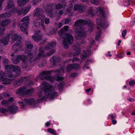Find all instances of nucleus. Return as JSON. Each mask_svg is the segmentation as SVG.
I'll return each instance as SVG.
<instances>
[{
  "label": "nucleus",
  "mask_w": 135,
  "mask_h": 135,
  "mask_svg": "<svg viewBox=\"0 0 135 135\" xmlns=\"http://www.w3.org/2000/svg\"><path fill=\"white\" fill-rule=\"evenodd\" d=\"M128 100L130 102H133L134 101V99L133 98H130L128 99Z\"/></svg>",
  "instance_id": "nucleus-62"
},
{
  "label": "nucleus",
  "mask_w": 135,
  "mask_h": 135,
  "mask_svg": "<svg viewBox=\"0 0 135 135\" xmlns=\"http://www.w3.org/2000/svg\"><path fill=\"white\" fill-rule=\"evenodd\" d=\"M59 35L60 36L64 34L65 37H64L63 44L65 48H67L68 43L71 44L73 42V36L70 34H69L65 32L64 30L61 29L58 32Z\"/></svg>",
  "instance_id": "nucleus-3"
},
{
  "label": "nucleus",
  "mask_w": 135,
  "mask_h": 135,
  "mask_svg": "<svg viewBox=\"0 0 135 135\" xmlns=\"http://www.w3.org/2000/svg\"><path fill=\"white\" fill-rule=\"evenodd\" d=\"M44 23V21L40 19H36L33 22V24L34 26L37 27H39L41 26L44 29V28L43 24Z\"/></svg>",
  "instance_id": "nucleus-16"
},
{
  "label": "nucleus",
  "mask_w": 135,
  "mask_h": 135,
  "mask_svg": "<svg viewBox=\"0 0 135 135\" xmlns=\"http://www.w3.org/2000/svg\"><path fill=\"white\" fill-rule=\"evenodd\" d=\"M69 60V61H71L72 60V62H74L75 61H78L79 60V59L77 58L74 57L72 59H70Z\"/></svg>",
  "instance_id": "nucleus-48"
},
{
  "label": "nucleus",
  "mask_w": 135,
  "mask_h": 135,
  "mask_svg": "<svg viewBox=\"0 0 135 135\" xmlns=\"http://www.w3.org/2000/svg\"><path fill=\"white\" fill-rule=\"evenodd\" d=\"M29 18L28 16L26 17L21 20L22 22L20 29L21 30L26 34H27V31L28 26L29 23Z\"/></svg>",
  "instance_id": "nucleus-5"
},
{
  "label": "nucleus",
  "mask_w": 135,
  "mask_h": 135,
  "mask_svg": "<svg viewBox=\"0 0 135 135\" xmlns=\"http://www.w3.org/2000/svg\"><path fill=\"white\" fill-rule=\"evenodd\" d=\"M73 64H71L68 65L67 68V70L68 72L70 71L72 69H73Z\"/></svg>",
  "instance_id": "nucleus-38"
},
{
  "label": "nucleus",
  "mask_w": 135,
  "mask_h": 135,
  "mask_svg": "<svg viewBox=\"0 0 135 135\" xmlns=\"http://www.w3.org/2000/svg\"><path fill=\"white\" fill-rule=\"evenodd\" d=\"M14 67V65H6L5 66V68L7 71H12L13 70V68Z\"/></svg>",
  "instance_id": "nucleus-25"
},
{
  "label": "nucleus",
  "mask_w": 135,
  "mask_h": 135,
  "mask_svg": "<svg viewBox=\"0 0 135 135\" xmlns=\"http://www.w3.org/2000/svg\"><path fill=\"white\" fill-rule=\"evenodd\" d=\"M101 29H100L98 31V32L96 35L95 37V39L97 41H98L99 40V37L101 35Z\"/></svg>",
  "instance_id": "nucleus-35"
},
{
  "label": "nucleus",
  "mask_w": 135,
  "mask_h": 135,
  "mask_svg": "<svg viewBox=\"0 0 135 135\" xmlns=\"http://www.w3.org/2000/svg\"><path fill=\"white\" fill-rule=\"evenodd\" d=\"M18 109V107L14 105H11L8 108L9 111L12 113L16 112V110Z\"/></svg>",
  "instance_id": "nucleus-23"
},
{
  "label": "nucleus",
  "mask_w": 135,
  "mask_h": 135,
  "mask_svg": "<svg viewBox=\"0 0 135 135\" xmlns=\"http://www.w3.org/2000/svg\"><path fill=\"white\" fill-rule=\"evenodd\" d=\"M13 97H9L8 98V101H9V102H11L13 101Z\"/></svg>",
  "instance_id": "nucleus-61"
},
{
  "label": "nucleus",
  "mask_w": 135,
  "mask_h": 135,
  "mask_svg": "<svg viewBox=\"0 0 135 135\" xmlns=\"http://www.w3.org/2000/svg\"><path fill=\"white\" fill-rule=\"evenodd\" d=\"M45 22L46 24H47L50 23V20L49 18H46L45 20Z\"/></svg>",
  "instance_id": "nucleus-53"
},
{
  "label": "nucleus",
  "mask_w": 135,
  "mask_h": 135,
  "mask_svg": "<svg viewBox=\"0 0 135 135\" xmlns=\"http://www.w3.org/2000/svg\"><path fill=\"white\" fill-rule=\"evenodd\" d=\"M31 8V6H30L28 7H26L25 9H23V12L24 15L26 14L28 12Z\"/></svg>",
  "instance_id": "nucleus-36"
},
{
  "label": "nucleus",
  "mask_w": 135,
  "mask_h": 135,
  "mask_svg": "<svg viewBox=\"0 0 135 135\" xmlns=\"http://www.w3.org/2000/svg\"><path fill=\"white\" fill-rule=\"evenodd\" d=\"M25 61L24 62H25L27 61H30L32 60L33 58V54L30 53H28L27 56H26L25 55Z\"/></svg>",
  "instance_id": "nucleus-24"
},
{
  "label": "nucleus",
  "mask_w": 135,
  "mask_h": 135,
  "mask_svg": "<svg viewBox=\"0 0 135 135\" xmlns=\"http://www.w3.org/2000/svg\"><path fill=\"white\" fill-rule=\"evenodd\" d=\"M9 71H6L5 72V73L6 74L7 76H8L10 78H13V75L11 74V72Z\"/></svg>",
  "instance_id": "nucleus-39"
},
{
  "label": "nucleus",
  "mask_w": 135,
  "mask_h": 135,
  "mask_svg": "<svg viewBox=\"0 0 135 135\" xmlns=\"http://www.w3.org/2000/svg\"><path fill=\"white\" fill-rule=\"evenodd\" d=\"M93 4L96 5H97L98 4V1L97 0H93Z\"/></svg>",
  "instance_id": "nucleus-58"
},
{
  "label": "nucleus",
  "mask_w": 135,
  "mask_h": 135,
  "mask_svg": "<svg viewBox=\"0 0 135 135\" xmlns=\"http://www.w3.org/2000/svg\"><path fill=\"white\" fill-rule=\"evenodd\" d=\"M63 7L62 4L59 3L55 5L54 3H49L44 8L45 12L51 17H54L56 13L55 10L56 9H62Z\"/></svg>",
  "instance_id": "nucleus-2"
},
{
  "label": "nucleus",
  "mask_w": 135,
  "mask_h": 135,
  "mask_svg": "<svg viewBox=\"0 0 135 135\" xmlns=\"http://www.w3.org/2000/svg\"><path fill=\"white\" fill-rule=\"evenodd\" d=\"M13 70L12 71H16L17 73L18 74L20 73V67L18 66H15L14 65V67L13 68Z\"/></svg>",
  "instance_id": "nucleus-32"
},
{
  "label": "nucleus",
  "mask_w": 135,
  "mask_h": 135,
  "mask_svg": "<svg viewBox=\"0 0 135 135\" xmlns=\"http://www.w3.org/2000/svg\"><path fill=\"white\" fill-rule=\"evenodd\" d=\"M74 9L75 11L77 10L80 13L84 12L85 10V8L84 5L81 4H76L75 5Z\"/></svg>",
  "instance_id": "nucleus-15"
},
{
  "label": "nucleus",
  "mask_w": 135,
  "mask_h": 135,
  "mask_svg": "<svg viewBox=\"0 0 135 135\" xmlns=\"http://www.w3.org/2000/svg\"><path fill=\"white\" fill-rule=\"evenodd\" d=\"M11 22L9 20L6 19L3 20L2 21V26L4 27L7 25Z\"/></svg>",
  "instance_id": "nucleus-28"
},
{
  "label": "nucleus",
  "mask_w": 135,
  "mask_h": 135,
  "mask_svg": "<svg viewBox=\"0 0 135 135\" xmlns=\"http://www.w3.org/2000/svg\"><path fill=\"white\" fill-rule=\"evenodd\" d=\"M96 20L97 24H98V26H97L98 29L100 28L102 29L106 28L108 26V24L107 21H105L104 24H102V20L101 18H98Z\"/></svg>",
  "instance_id": "nucleus-13"
},
{
  "label": "nucleus",
  "mask_w": 135,
  "mask_h": 135,
  "mask_svg": "<svg viewBox=\"0 0 135 135\" xmlns=\"http://www.w3.org/2000/svg\"><path fill=\"white\" fill-rule=\"evenodd\" d=\"M26 78V76L22 77L20 79L13 82V85L16 87L20 85L23 82V80Z\"/></svg>",
  "instance_id": "nucleus-17"
},
{
  "label": "nucleus",
  "mask_w": 135,
  "mask_h": 135,
  "mask_svg": "<svg viewBox=\"0 0 135 135\" xmlns=\"http://www.w3.org/2000/svg\"><path fill=\"white\" fill-rule=\"evenodd\" d=\"M44 52V49L41 47L39 49V53L38 54V56H41Z\"/></svg>",
  "instance_id": "nucleus-40"
},
{
  "label": "nucleus",
  "mask_w": 135,
  "mask_h": 135,
  "mask_svg": "<svg viewBox=\"0 0 135 135\" xmlns=\"http://www.w3.org/2000/svg\"><path fill=\"white\" fill-rule=\"evenodd\" d=\"M135 84V81L134 80H132L130 81L129 83V85L130 86H132L134 85Z\"/></svg>",
  "instance_id": "nucleus-54"
},
{
  "label": "nucleus",
  "mask_w": 135,
  "mask_h": 135,
  "mask_svg": "<svg viewBox=\"0 0 135 135\" xmlns=\"http://www.w3.org/2000/svg\"><path fill=\"white\" fill-rule=\"evenodd\" d=\"M13 79H7L6 78L4 80H2L3 83L5 84H8L10 83V81L13 80Z\"/></svg>",
  "instance_id": "nucleus-30"
},
{
  "label": "nucleus",
  "mask_w": 135,
  "mask_h": 135,
  "mask_svg": "<svg viewBox=\"0 0 135 135\" xmlns=\"http://www.w3.org/2000/svg\"><path fill=\"white\" fill-rule=\"evenodd\" d=\"M124 5H125L126 6H129L130 3L128 2H125L124 3Z\"/></svg>",
  "instance_id": "nucleus-63"
},
{
  "label": "nucleus",
  "mask_w": 135,
  "mask_h": 135,
  "mask_svg": "<svg viewBox=\"0 0 135 135\" xmlns=\"http://www.w3.org/2000/svg\"><path fill=\"white\" fill-rule=\"evenodd\" d=\"M93 8L92 7H90L89 8L88 13L91 15L92 16H93Z\"/></svg>",
  "instance_id": "nucleus-43"
},
{
  "label": "nucleus",
  "mask_w": 135,
  "mask_h": 135,
  "mask_svg": "<svg viewBox=\"0 0 135 135\" xmlns=\"http://www.w3.org/2000/svg\"><path fill=\"white\" fill-rule=\"evenodd\" d=\"M8 5L5 8V9H8L11 8H13L12 10V12L15 13L17 12L18 10L16 8L14 7V2L12 0H9L8 2Z\"/></svg>",
  "instance_id": "nucleus-11"
},
{
  "label": "nucleus",
  "mask_w": 135,
  "mask_h": 135,
  "mask_svg": "<svg viewBox=\"0 0 135 135\" xmlns=\"http://www.w3.org/2000/svg\"><path fill=\"white\" fill-rule=\"evenodd\" d=\"M7 112V110L4 108L0 109V112L3 113H5Z\"/></svg>",
  "instance_id": "nucleus-46"
},
{
  "label": "nucleus",
  "mask_w": 135,
  "mask_h": 135,
  "mask_svg": "<svg viewBox=\"0 0 135 135\" xmlns=\"http://www.w3.org/2000/svg\"><path fill=\"white\" fill-rule=\"evenodd\" d=\"M42 0H34L33 1L32 4L33 5H36L40 3Z\"/></svg>",
  "instance_id": "nucleus-44"
},
{
  "label": "nucleus",
  "mask_w": 135,
  "mask_h": 135,
  "mask_svg": "<svg viewBox=\"0 0 135 135\" xmlns=\"http://www.w3.org/2000/svg\"><path fill=\"white\" fill-rule=\"evenodd\" d=\"M6 75L5 73H4V72L1 71L0 72V78L2 80H4L6 78Z\"/></svg>",
  "instance_id": "nucleus-33"
},
{
  "label": "nucleus",
  "mask_w": 135,
  "mask_h": 135,
  "mask_svg": "<svg viewBox=\"0 0 135 135\" xmlns=\"http://www.w3.org/2000/svg\"><path fill=\"white\" fill-rule=\"evenodd\" d=\"M11 15L9 13H5L0 15V17H8L11 16Z\"/></svg>",
  "instance_id": "nucleus-31"
},
{
  "label": "nucleus",
  "mask_w": 135,
  "mask_h": 135,
  "mask_svg": "<svg viewBox=\"0 0 135 135\" xmlns=\"http://www.w3.org/2000/svg\"><path fill=\"white\" fill-rule=\"evenodd\" d=\"M40 31H38L35 33V36H32V38L33 40L36 41H39L40 40L42 36L41 34H39L40 33Z\"/></svg>",
  "instance_id": "nucleus-18"
},
{
  "label": "nucleus",
  "mask_w": 135,
  "mask_h": 135,
  "mask_svg": "<svg viewBox=\"0 0 135 135\" xmlns=\"http://www.w3.org/2000/svg\"><path fill=\"white\" fill-rule=\"evenodd\" d=\"M4 0H0V11L2 9V4Z\"/></svg>",
  "instance_id": "nucleus-59"
},
{
  "label": "nucleus",
  "mask_w": 135,
  "mask_h": 135,
  "mask_svg": "<svg viewBox=\"0 0 135 135\" xmlns=\"http://www.w3.org/2000/svg\"><path fill=\"white\" fill-rule=\"evenodd\" d=\"M21 37L16 34H14L11 37L12 40L11 41V43H13L15 41L18 40L14 45L12 46V49L15 51H17L20 50H21L22 49L21 46V43L20 40Z\"/></svg>",
  "instance_id": "nucleus-4"
},
{
  "label": "nucleus",
  "mask_w": 135,
  "mask_h": 135,
  "mask_svg": "<svg viewBox=\"0 0 135 135\" xmlns=\"http://www.w3.org/2000/svg\"><path fill=\"white\" fill-rule=\"evenodd\" d=\"M22 104V108H24V106L25 105H31L33 106V107H36L37 106V104L33 98L27 99L25 98L24 101L21 103Z\"/></svg>",
  "instance_id": "nucleus-8"
},
{
  "label": "nucleus",
  "mask_w": 135,
  "mask_h": 135,
  "mask_svg": "<svg viewBox=\"0 0 135 135\" xmlns=\"http://www.w3.org/2000/svg\"><path fill=\"white\" fill-rule=\"evenodd\" d=\"M77 29L75 31V36L78 39H81L86 37V32L84 29L81 27L79 28L76 27Z\"/></svg>",
  "instance_id": "nucleus-6"
},
{
  "label": "nucleus",
  "mask_w": 135,
  "mask_h": 135,
  "mask_svg": "<svg viewBox=\"0 0 135 135\" xmlns=\"http://www.w3.org/2000/svg\"><path fill=\"white\" fill-rule=\"evenodd\" d=\"M29 0H19L17 1V4L19 6H21L25 5L28 3Z\"/></svg>",
  "instance_id": "nucleus-22"
},
{
  "label": "nucleus",
  "mask_w": 135,
  "mask_h": 135,
  "mask_svg": "<svg viewBox=\"0 0 135 135\" xmlns=\"http://www.w3.org/2000/svg\"><path fill=\"white\" fill-rule=\"evenodd\" d=\"M3 95L6 97H8L10 96V95L6 93H3Z\"/></svg>",
  "instance_id": "nucleus-60"
},
{
  "label": "nucleus",
  "mask_w": 135,
  "mask_h": 135,
  "mask_svg": "<svg viewBox=\"0 0 135 135\" xmlns=\"http://www.w3.org/2000/svg\"><path fill=\"white\" fill-rule=\"evenodd\" d=\"M8 60L7 59H4L3 61L4 64H7L8 62Z\"/></svg>",
  "instance_id": "nucleus-55"
},
{
  "label": "nucleus",
  "mask_w": 135,
  "mask_h": 135,
  "mask_svg": "<svg viewBox=\"0 0 135 135\" xmlns=\"http://www.w3.org/2000/svg\"><path fill=\"white\" fill-rule=\"evenodd\" d=\"M24 55H17L15 57L12 59L13 63L15 64H17L20 62V60H21L23 62L25 61V57Z\"/></svg>",
  "instance_id": "nucleus-10"
},
{
  "label": "nucleus",
  "mask_w": 135,
  "mask_h": 135,
  "mask_svg": "<svg viewBox=\"0 0 135 135\" xmlns=\"http://www.w3.org/2000/svg\"><path fill=\"white\" fill-rule=\"evenodd\" d=\"M41 87L43 89V90L41 91L39 94L40 99L37 100V103L41 102L47 98L52 99L57 97V93L54 91L52 86L47 83L45 81H43L41 84Z\"/></svg>",
  "instance_id": "nucleus-1"
},
{
  "label": "nucleus",
  "mask_w": 135,
  "mask_h": 135,
  "mask_svg": "<svg viewBox=\"0 0 135 135\" xmlns=\"http://www.w3.org/2000/svg\"><path fill=\"white\" fill-rule=\"evenodd\" d=\"M65 84L64 81H62L61 83H60L58 85V89L60 91H61L62 90L63 86Z\"/></svg>",
  "instance_id": "nucleus-34"
},
{
  "label": "nucleus",
  "mask_w": 135,
  "mask_h": 135,
  "mask_svg": "<svg viewBox=\"0 0 135 135\" xmlns=\"http://www.w3.org/2000/svg\"><path fill=\"white\" fill-rule=\"evenodd\" d=\"M34 89L33 88L26 90L25 87H22L18 89L16 92V94L19 95L27 94H30L33 91Z\"/></svg>",
  "instance_id": "nucleus-7"
},
{
  "label": "nucleus",
  "mask_w": 135,
  "mask_h": 135,
  "mask_svg": "<svg viewBox=\"0 0 135 135\" xmlns=\"http://www.w3.org/2000/svg\"><path fill=\"white\" fill-rule=\"evenodd\" d=\"M62 26V23H60L57 24V26L58 28H60Z\"/></svg>",
  "instance_id": "nucleus-64"
},
{
  "label": "nucleus",
  "mask_w": 135,
  "mask_h": 135,
  "mask_svg": "<svg viewBox=\"0 0 135 135\" xmlns=\"http://www.w3.org/2000/svg\"><path fill=\"white\" fill-rule=\"evenodd\" d=\"M23 9H21L20 10H18L17 12V13L19 16H20L22 15H23Z\"/></svg>",
  "instance_id": "nucleus-42"
},
{
  "label": "nucleus",
  "mask_w": 135,
  "mask_h": 135,
  "mask_svg": "<svg viewBox=\"0 0 135 135\" xmlns=\"http://www.w3.org/2000/svg\"><path fill=\"white\" fill-rule=\"evenodd\" d=\"M0 41L4 45L8 44V42L9 41V35H7L1 39Z\"/></svg>",
  "instance_id": "nucleus-19"
},
{
  "label": "nucleus",
  "mask_w": 135,
  "mask_h": 135,
  "mask_svg": "<svg viewBox=\"0 0 135 135\" xmlns=\"http://www.w3.org/2000/svg\"><path fill=\"white\" fill-rule=\"evenodd\" d=\"M1 104L3 105H7L9 104V101L5 100H2L1 102Z\"/></svg>",
  "instance_id": "nucleus-47"
},
{
  "label": "nucleus",
  "mask_w": 135,
  "mask_h": 135,
  "mask_svg": "<svg viewBox=\"0 0 135 135\" xmlns=\"http://www.w3.org/2000/svg\"><path fill=\"white\" fill-rule=\"evenodd\" d=\"M96 10L97 12L100 13L103 18H105L106 16L104 13V10L101 7H97V8Z\"/></svg>",
  "instance_id": "nucleus-20"
},
{
  "label": "nucleus",
  "mask_w": 135,
  "mask_h": 135,
  "mask_svg": "<svg viewBox=\"0 0 135 135\" xmlns=\"http://www.w3.org/2000/svg\"><path fill=\"white\" fill-rule=\"evenodd\" d=\"M52 72L51 71H44L40 74L41 76L40 78L41 80H49L51 78L49 74H51Z\"/></svg>",
  "instance_id": "nucleus-12"
},
{
  "label": "nucleus",
  "mask_w": 135,
  "mask_h": 135,
  "mask_svg": "<svg viewBox=\"0 0 135 135\" xmlns=\"http://www.w3.org/2000/svg\"><path fill=\"white\" fill-rule=\"evenodd\" d=\"M126 33H127L126 31L125 30H123L122 31V37H125V36L126 35Z\"/></svg>",
  "instance_id": "nucleus-50"
},
{
  "label": "nucleus",
  "mask_w": 135,
  "mask_h": 135,
  "mask_svg": "<svg viewBox=\"0 0 135 135\" xmlns=\"http://www.w3.org/2000/svg\"><path fill=\"white\" fill-rule=\"evenodd\" d=\"M64 30L65 32V31H67L68 30H69V27L68 26H65L64 27Z\"/></svg>",
  "instance_id": "nucleus-57"
},
{
  "label": "nucleus",
  "mask_w": 135,
  "mask_h": 135,
  "mask_svg": "<svg viewBox=\"0 0 135 135\" xmlns=\"http://www.w3.org/2000/svg\"><path fill=\"white\" fill-rule=\"evenodd\" d=\"M44 11L42 9L40 8H37L34 11V16L39 17L41 19H44L45 16L43 15Z\"/></svg>",
  "instance_id": "nucleus-9"
},
{
  "label": "nucleus",
  "mask_w": 135,
  "mask_h": 135,
  "mask_svg": "<svg viewBox=\"0 0 135 135\" xmlns=\"http://www.w3.org/2000/svg\"><path fill=\"white\" fill-rule=\"evenodd\" d=\"M88 23L85 20L80 19L76 20L74 24V25L76 27L79 28L82 26L86 25Z\"/></svg>",
  "instance_id": "nucleus-14"
},
{
  "label": "nucleus",
  "mask_w": 135,
  "mask_h": 135,
  "mask_svg": "<svg viewBox=\"0 0 135 135\" xmlns=\"http://www.w3.org/2000/svg\"><path fill=\"white\" fill-rule=\"evenodd\" d=\"M56 45V43L55 42H51L45 47V49L46 50H49L50 49L55 47Z\"/></svg>",
  "instance_id": "nucleus-21"
},
{
  "label": "nucleus",
  "mask_w": 135,
  "mask_h": 135,
  "mask_svg": "<svg viewBox=\"0 0 135 135\" xmlns=\"http://www.w3.org/2000/svg\"><path fill=\"white\" fill-rule=\"evenodd\" d=\"M47 131L48 132H50L53 134L54 135H56V132L54 129H52L51 128H49L48 129Z\"/></svg>",
  "instance_id": "nucleus-37"
},
{
  "label": "nucleus",
  "mask_w": 135,
  "mask_h": 135,
  "mask_svg": "<svg viewBox=\"0 0 135 135\" xmlns=\"http://www.w3.org/2000/svg\"><path fill=\"white\" fill-rule=\"evenodd\" d=\"M5 30L4 27L3 26H0V35L3 33Z\"/></svg>",
  "instance_id": "nucleus-45"
},
{
  "label": "nucleus",
  "mask_w": 135,
  "mask_h": 135,
  "mask_svg": "<svg viewBox=\"0 0 135 135\" xmlns=\"http://www.w3.org/2000/svg\"><path fill=\"white\" fill-rule=\"evenodd\" d=\"M90 51L89 50H88L87 52V54L81 55V57L82 59H86L88 56L89 55Z\"/></svg>",
  "instance_id": "nucleus-27"
},
{
  "label": "nucleus",
  "mask_w": 135,
  "mask_h": 135,
  "mask_svg": "<svg viewBox=\"0 0 135 135\" xmlns=\"http://www.w3.org/2000/svg\"><path fill=\"white\" fill-rule=\"evenodd\" d=\"M64 79L62 77L60 76H58L57 78L56 79V80L60 82H61Z\"/></svg>",
  "instance_id": "nucleus-51"
},
{
  "label": "nucleus",
  "mask_w": 135,
  "mask_h": 135,
  "mask_svg": "<svg viewBox=\"0 0 135 135\" xmlns=\"http://www.w3.org/2000/svg\"><path fill=\"white\" fill-rule=\"evenodd\" d=\"M55 52V51L54 50H52L49 51V52L47 53L48 55L49 56L50 55H52V54H54Z\"/></svg>",
  "instance_id": "nucleus-52"
},
{
  "label": "nucleus",
  "mask_w": 135,
  "mask_h": 135,
  "mask_svg": "<svg viewBox=\"0 0 135 135\" xmlns=\"http://www.w3.org/2000/svg\"><path fill=\"white\" fill-rule=\"evenodd\" d=\"M70 21V20L69 18H66L65 20V22H64L65 24H67L69 23Z\"/></svg>",
  "instance_id": "nucleus-56"
},
{
  "label": "nucleus",
  "mask_w": 135,
  "mask_h": 135,
  "mask_svg": "<svg viewBox=\"0 0 135 135\" xmlns=\"http://www.w3.org/2000/svg\"><path fill=\"white\" fill-rule=\"evenodd\" d=\"M73 69H77L79 68V65L76 64H73Z\"/></svg>",
  "instance_id": "nucleus-49"
},
{
  "label": "nucleus",
  "mask_w": 135,
  "mask_h": 135,
  "mask_svg": "<svg viewBox=\"0 0 135 135\" xmlns=\"http://www.w3.org/2000/svg\"><path fill=\"white\" fill-rule=\"evenodd\" d=\"M52 59L53 64H54L56 61H57L59 60V58L56 57L54 56L52 58Z\"/></svg>",
  "instance_id": "nucleus-41"
},
{
  "label": "nucleus",
  "mask_w": 135,
  "mask_h": 135,
  "mask_svg": "<svg viewBox=\"0 0 135 135\" xmlns=\"http://www.w3.org/2000/svg\"><path fill=\"white\" fill-rule=\"evenodd\" d=\"M74 49L76 52L74 54V56H75L79 55L80 52L81 51L79 46L76 47V46H75Z\"/></svg>",
  "instance_id": "nucleus-29"
},
{
  "label": "nucleus",
  "mask_w": 135,
  "mask_h": 135,
  "mask_svg": "<svg viewBox=\"0 0 135 135\" xmlns=\"http://www.w3.org/2000/svg\"><path fill=\"white\" fill-rule=\"evenodd\" d=\"M25 45L26 47L28 49H31L33 47V45L31 44L30 41H26Z\"/></svg>",
  "instance_id": "nucleus-26"
}]
</instances>
